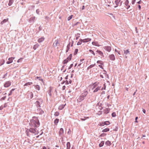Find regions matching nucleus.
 Segmentation results:
<instances>
[{
	"instance_id": "ddd939ff",
	"label": "nucleus",
	"mask_w": 149,
	"mask_h": 149,
	"mask_svg": "<svg viewBox=\"0 0 149 149\" xmlns=\"http://www.w3.org/2000/svg\"><path fill=\"white\" fill-rule=\"evenodd\" d=\"M129 1L128 0H126L125 3V5L127 9H128L130 7V6L129 5Z\"/></svg>"
},
{
	"instance_id": "f8f14e48",
	"label": "nucleus",
	"mask_w": 149,
	"mask_h": 149,
	"mask_svg": "<svg viewBox=\"0 0 149 149\" xmlns=\"http://www.w3.org/2000/svg\"><path fill=\"white\" fill-rule=\"evenodd\" d=\"M15 58V57H11L8 58V61L6 62V63L9 64L12 63L13 61V60Z\"/></svg>"
},
{
	"instance_id": "13d9d810",
	"label": "nucleus",
	"mask_w": 149,
	"mask_h": 149,
	"mask_svg": "<svg viewBox=\"0 0 149 149\" xmlns=\"http://www.w3.org/2000/svg\"><path fill=\"white\" fill-rule=\"evenodd\" d=\"M77 35L78 36H77L76 38V40H77L78 38H79V37L80 36V34L79 33H77Z\"/></svg>"
},
{
	"instance_id": "72a5a7b5",
	"label": "nucleus",
	"mask_w": 149,
	"mask_h": 149,
	"mask_svg": "<svg viewBox=\"0 0 149 149\" xmlns=\"http://www.w3.org/2000/svg\"><path fill=\"white\" fill-rule=\"evenodd\" d=\"M95 65V64H92L90 65L89 67H88L87 68V70H89L90 68H92L93 67H94Z\"/></svg>"
},
{
	"instance_id": "e2e57ef3",
	"label": "nucleus",
	"mask_w": 149,
	"mask_h": 149,
	"mask_svg": "<svg viewBox=\"0 0 149 149\" xmlns=\"http://www.w3.org/2000/svg\"><path fill=\"white\" fill-rule=\"evenodd\" d=\"M79 23V22H76L75 23H74V24H73V26H76V25H77Z\"/></svg>"
},
{
	"instance_id": "bb28decb",
	"label": "nucleus",
	"mask_w": 149,
	"mask_h": 149,
	"mask_svg": "<svg viewBox=\"0 0 149 149\" xmlns=\"http://www.w3.org/2000/svg\"><path fill=\"white\" fill-rule=\"evenodd\" d=\"M58 44V40H56L54 43L53 45L54 46L56 47L57 46Z\"/></svg>"
},
{
	"instance_id": "4d7b16f0",
	"label": "nucleus",
	"mask_w": 149,
	"mask_h": 149,
	"mask_svg": "<svg viewBox=\"0 0 149 149\" xmlns=\"http://www.w3.org/2000/svg\"><path fill=\"white\" fill-rule=\"evenodd\" d=\"M97 62V63H100L101 65L103 64V63H102V62L100 61H98Z\"/></svg>"
},
{
	"instance_id": "2eb2a0df",
	"label": "nucleus",
	"mask_w": 149,
	"mask_h": 149,
	"mask_svg": "<svg viewBox=\"0 0 149 149\" xmlns=\"http://www.w3.org/2000/svg\"><path fill=\"white\" fill-rule=\"evenodd\" d=\"M91 40V39L90 38H87L84 39H80V40L82 41L83 42H86L90 41Z\"/></svg>"
},
{
	"instance_id": "37998d69",
	"label": "nucleus",
	"mask_w": 149,
	"mask_h": 149,
	"mask_svg": "<svg viewBox=\"0 0 149 149\" xmlns=\"http://www.w3.org/2000/svg\"><path fill=\"white\" fill-rule=\"evenodd\" d=\"M15 90V89H13L10 91V93L8 94V95H10L12 94V92L14 91Z\"/></svg>"
},
{
	"instance_id": "4c0bfd02",
	"label": "nucleus",
	"mask_w": 149,
	"mask_h": 149,
	"mask_svg": "<svg viewBox=\"0 0 149 149\" xmlns=\"http://www.w3.org/2000/svg\"><path fill=\"white\" fill-rule=\"evenodd\" d=\"M45 19L46 20V22H47L49 20L50 18L49 17H48L47 16H46L45 17Z\"/></svg>"
},
{
	"instance_id": "a878e982",
	"label": "nucleus",
	"mask_w": 149,
	"mask_h": 149,
	"mask_svg": "<svg viewBox=\"0 0 149 149\" xmlns=\"http://www.w3.org/2000/svg\"><path fill=\"white\" fill-rule=\"evenodd\" d=\"M35 88L36 90H38V91H39L40 89V87L39 85H34Z\"/></svg>"
},
{
	"instance_id": "5701e85b",
	"label": "nucleus",
	"mask_w": 149,
	"mask_h": 149,
	"mask_svg": "<svg viewBox=\"0 0 149 149\" xmlns=\"http://www.w3.org/2000/svg\"><path fill=\"white\" fill-rule=\"evenodd\" d=\"M66 105V104H61L58 107V109L59 110H61L63 109Z\"/></svg>"
},
{
	"instance_id": "e433bc0d",
	"label": "nucleus",
	"mask_w": 149,
	"mask_h": 149,
	"mask_svg": "<svg viewBox=\"0 0 149 149\" xmlns=\"http://www.w3.org/2000/svg\"><path fill=\"white\" fill-rule=\"evenodd\" d=\"M33 83L31 82H28L25 84L24 85V86L30 85L32 84Z\"/></svg>"
},
{
	"instance_id": "9d476101",
	"label": "nucleus",
	"mask_w": 149,
	"mask_h": 149,
	"mask_svg": "<svg viewBox=\"0 0 149 149\" xmlns=\"http://www.w3.org/2000/svg\"><path fill=\"white\" fill-rule=\"evenodd\" d=\"M100 124V126H103L105 125H109L110 124V123L109 121H106L104 122L101 123Z\"/></svg>"
},
{
	"instance_id": "cd10ccee",
	"label": "nucleus",
	"mask_w": 149,
	"mask_h": 149,
	"mask_svg": "<svg viewBox=\"0 0 149 149\" xmlns=\"http://www.w3.org/2000/svg\"><path fill=\"white\" fill-rule=\"evenodd\" d=\"M45 38L43 37H42L39 38L38 40V42L39 43L42 42L44 40Z\"/></svg>"
},
{
	"instance_id": "603ef678",
	"label": "nucleus",
	"mask_w": 149,
	"mask_h": 149,
	"mask_svg": "<svg viewBox=\"0 0 149 149\" xmlns=\"http://www.w3.org/2000/svg\"><path fill=\"white\" fill-rule=\"evenodd\" d=\"M40 11L39 9H37L36 10V13L37 14L39 15H40Z\"/></svg>"
},
{
	"instance_id": "dca6fc26",
	"label": "nucleus",
	"mask_w": 149,
	"mask_h": 149,
	"mask_svg": "<svg viewBox=\"0 0 149 149\" xmlns=\"http://www.w3.org/2000/svg\"><path fill=\"white\" fill-rule=\"evenodd\" d=\"M99 83H100L98 82H96L94 83L93 84V88L92 89H94V88L99 86L98 85Z\"/></svg>"
},
{
	"instance_id": "6e6552de",
	"label": "nucleus",
	"mask_w": 149,
	"mask_h": 149,
	"mask_svg": "<svg viewBox=\"0 0 149 149\" xmlns=\"http://www.w3.org/2000/svg\"><path fill=\"white\" fill-rule=\"evenodd\" d=\"M42 102L41 100L40 101H37L35 104L37 107H40V104H42Z\"/></svg>"
},
{
	"instance_id": "c03bdc74",
	"label": "nucleus",
	"mask_w": 149,
	"mask_h": 149,
	"mask_svg": "<svg viewBox=\"0 0 149 149\" xmlns=\"http://www.w3.org/2000/svg\"><path fill=\"white\" fill-rule=\"evenodd\" d=\"M59 114V113L57 111L55 112L54 114V115L56 116H58Z\"/></svg>"
},
{
	"instance_id": "338daca9",
	"label": "nucleus",
	"mask_w": 149,
	"mask_h": 149,
	"mask_svg": "<svg viewBox=\"0 0 149 149\" xmlns=\"http://www.w3.org/2000/svg\"><path fill=\"white\" fill-rule=\"evenodd\" d=\"M7 72L4 74V76L2 78L3 79L6 76H7Z\"/></svg>"
},
{
	"instance_id": "f3484780",
	"label": "nucleus",
	"mask_w": 149,
	"mask_h": 149,
	"mask_svg": "<svg viewBox=\"0 0 149 149\" xmlns=\"http://www.w3.org/2000/svg\"><path fill=\"white\" fill-rule=\"evenodd\" d=\"M64 133V130L63 128H61L59 132V135L60 136H62Z\"/></svg>"
},
{
	"instance_id": "393cba45",
	"label": "nucleus",
	"mask_w": 149,
	"mask_h": 149,
	"mask_svg": "<svg viewBox=\"0 0 149 149\" xmlns=\"http://www.w3.org/2000/svg\"><path fill=\"white\" fill-rule=\"evenodd\" d=\"M39 46V45L37 43L33 46V49L35 50Z\"/></svg>"
},
{
	"instance_id": "c9c22d12",
	"label": "nucleus",
	"mask_w": 149,
	"mask_h": 149,
	"mask_svg": "<svg viewBox=\"0 0 149 149\" xmlns=\"http://www.w3.org/2000/svg\"><path fill=\"white\" fill-rule=\"evenodd\" d=\"M105 144L107 145L110 146L111 145V143L110 141H107L106 142Z\"/></svg>"
},
{
	"instance_id": "ea45409f",
	"label": "nucleus",
	"mask_w": 149,
	"mask_h": 149,
	"mask_svg": "<svg viewBox=\"0 0 149 149\" xmlns=\"http://www.w3.org/2000/svg\"><path fill=\"white\" fill-rule=\"evenodd\" d=\"M89 52H90L94 56H95V53L92 50L90 49L89 50Z\"/></svg>"
},
{
	"instance_id": "0e129e2a",
	"label": "nucleus",
	"mask_w": 149,
	"mask_h": 149,
	"mask_svg": "<svg viewBox=\"0 0 149 149\" xmlns=\"http://www.w3.org/2000/svg\"><path fill=\"white\" fill-rule=\"evenodd\" d=\"M3 107L4 108H5V107H7V103H5L4 104V105H3Z\"/></svg>"
},
{
	"instance_id": "a211bd4d",
	"label": "nucleus",
	"mask_w": 149,
	"mask_h": 149,
	"mask_svg": "<svg viewBox=\"0 0 149 149\" xmlns=\"http://www.w3.org/2000/svg\"><path fill=\"white\" fill-rule=\"evenodd\" d=\"M110 109L109 108H107L104 110V113L105 114H108L109 112Z\"/></svg>"
},
{
	"instance_id": "49530a36",
	"label": "nucleus",
	"mask_w": 149,
	"mask_h": 149,
	"mask_svg": "<svg viewBox=\"0 0 149 149\" xmlns=\"http://www.w3.org/2000/svg\"><path fill=\"white\" fill-rule=\"evenodd\" d=\"M72 15H71L68 17L67 19L68 21L70 20L72 18Z\"/></svg>"
},
{
	"instance_id": "423d86ee",
	"label": "nucleus",
	"mask_w": 149,
	"mask_h": 149,
	"mask_svg": "<svg viewBox=\"0 0 149 149\" xmlns=\"http://www.w3.org/2000/svg\"><path fill=\"white\" fill-rule=\"evenodd\" d=\"M11 82L10 81H8L6 82L4 84L5 87H8L10 86L11 85Z\"/></svg>"
},
{
	"instance_id": "3c124183",
	"label": "nucleus",
	"mask_w": 149,
	"mask_h": 149,
	"mask_svg": "<svg viewBox=\"0 0 149 149\" xmlns=\"http://www.w3.org/2000/svg\"><path fill=\"white\" fill-rule=\"evenodd\" d=\"M106 134L105 133H102L101 134H100V137H103L104 136H106Z\"/></svg>"
},
{
	"instance_id": "412c9836",
	"label": "nucleus",
	"mask_w": 149,
	"mask_h": 149,
	"mask_svg": "<svg viewBox=\"0 0 149 149\" xmlns=\"http://www.w3.org/2000/svg\"><path fill=\"white\" fill-rule=\"evenodd\" d=\"M101 88V86H98L97 87L95 88L93 92L94 93H95L97 92L99 90H100Z\"/></svg>"
},
{
	"instance_id": "a19ab883",
	"label": "nucleus",
	"mask_w": 149,
	"mask_h": 149,
	"mask_svg": "<svg viewBox=\"0 0 149 149\" xmlns=\"http://www.w3.org/2000/svg\"><path fill=\"white\" fill-rule=\"evenodd\" d=\"M103 86H104V87H102L100 88L101 89V90L102 91L103 90H105V88H106V85H105V84H103Z\"/></svg>"
},
{
	"instance_id": "9b49d317",
	"label": "nucleus",
	"mask_w": 149,
	"mask_h": 149,
	"mask_svg": "<svg viewBox=\"0 0 149 149\" xmlns=\"http://www.w3.org/2000/svg\"><path fill=\"white\" fill-rule=\"evenodd\" d=\"M36 17L35 16L32 17L30 18L29 20L30 23H33L35 20Z\"/></svg>"
},
{
	"instance_id": "aec40b11",
	"label": "nucleus",
	"mask_w": 149,
	"mask_h": 149,
	"mask_svg": "<svg viewBox=\"0 0 149 149\" xmlns=\"http://www.w3.org/2000/svg\"><path fill=\"white\" fill-rule=\"evenodd\" d=\"M28 98H29L30 99H32L33 97V93L31 92H30L28 93Z\"/></svg>"
},
{
	"instance_id": "c756f323",
	"label": "nucleus",
	"mask_w": 149,
	"mask_h": 149,
	"mask_svg": "<svg viewBox=\"0 0 149 149\" xmlns=\"http://www.w3.org/2000/svg\"><path fill=\"white\" fill-rule=\"evenodd\" d=\"M36 79H38L39 80L42 81V82L44 84V82L43 81V79L41 78V77H36Z\"/></svg>"
},
{
	"instance_id": "0eeeda50",
	"label": "nucleus",
	"mask_w": 149,
	"mask_h": 149,
	"mask_svg": "<svg viewBox=\"0 0 149 149\" xmlns=\"http://www.w3.org/2000/svg\"><path fill=\"white\" fill-rule=\"evenodd\" d=\"M96 54H98L99 55V56H100L101 58L103 57H104L103 53L100 50H97Z\"/></svg>"
},
{
	"instance_id": "de8ad7c7",
	"label": "nucleus",
	"mask_w": 149,
	"mask_h": 149,
	"mask_svg": "<svg viewBox=\"0 0 149 149\" xmlns=\"http://www.w3.org/2000/svg\"><path fill=\"white\" fill-rule=\"evenodd\" d=\"M115 51L116 52H117L118 53V54L119 55H120L121 54L120 52V50H118L115 49Z\"/></svg>"
},
{
	"instance_id": "f03ea898",
	"label": "nucleus",
	"mask_w": 149,
	"mask_h": 149,
	"mask_svg": "<svg viewBox=\"0 0 149 149\" xmlns=\"http://www.w3.org/2000/svg\"><path fill=\"white\" fill-rule=\"evenodd\" d=\"M26 133L27 136L30 137L33 134H36L37 133V129L36 128L32 127L29 129H27L26 130Z\"/></svg>"
},
{
	"instance_id": "7ed1b4c3",
	"label": "nucleus",
	"mask_w": 149,
	"mask_h": 149,
	"mask_svg": "<svg viewBox=\"0 0 149 149\" xmlns=\"http://www.w3.org/2000/svg\"><path fill=\"white\" fill-rule=\"evenodd\" d=\"M88 94L87 91H84V92L82 93L80 96L77 98V102H80L83 101L85 99L86 97Z\"/></svg>"
},
{
	"instance_id": "20e7f679",
	"label": "nucleus",
	"mask_w": 149,
	"mask_h": 149,
	"mask_svg": "<svg viewBox=\"0 0 149 149\" xmlns=\"http://www.w3.org/2000/svg\"><path fill=\"white\" fill-rule=\"evenodd\" d=\"M115 3L116 6H114V8H116L118 6H121L122 5V1L121 0H116L115 1Z\"/></svg>"
},
{
	"instance_id": "79ce46f5",
	"label": "nucleus",
	"mask_w": 149,
	"mask_h": 149,
	"mask_svg": "<svg viewBox=\"0 0 149 149\" xmlns=\"http://www.w3.org/2000/svg\"><path fill=\"white\" fill-rule=\"evenodd\" d=\"M103 86H104V87H102L100 88L101 89V90L102 91L103 90H105V88H106V85H105V84H103Z\"/></svg>"
},
{
	"instance_id": "b1692460",
	"label": "nucleus",
	"mask_w": 149,
	"mask_h": 149,
	"mask_svg": "<svg viewBox=\"0 0 149 149\" xmlns=\"http://www.w3.org/2000/svg\"><path fill=\"white\" fill-rule=\"evenodd\" d=\"M14 1V0H9L8 3V5L9 6H11L12 4L13 3Z\"/></svg>"
},
{
	"instance_id": "2f4dec72",
	"label": "nucleus",
	"mask_w": 149,
	"mask_h": 149,
	"mask_svg": "<svg viewBox=\"0 0 149 149\" xmlns=\"http://www.w3.org/2000/svg\"><path fill=\"white\" fill-rule=\"evenodd\" d=\"M8 20V19H3L1 23V24H3L4 23L6 22Z\"/></svg>"
},
{
	"instance_id": "09e8293b",
	"label": "nucleus",
	"mask_w": 149,
	"mask_h": 149,
	"mask_svg": "<svg viewBox=\"0 0 149 149\" xmlns=\"http://www.w3.org/2000/svg\"><path fill=\"white\" fill-rule=\"evenodd\" d=\"M78 49H75L74 52V55L76 54L78 52Z\"/></svg>"
},
{
	"instance_id": "5fc2aeb1",
	"label": "nucleus",
	"mask_w": 149,
	"mask_h": 149,
	"mask_svg": "<svg viewBox=\"0 0 149 149\" xmlns=\"http://www.w3.org/2000/svg\"><path fill=\"white\" fill-rule=\"evenodd\" d=\"M103 108V107L102 106L101 104L99 105V108L100 110H101Z\"/></svg>"
},
{
	"instance_id": "4be33fe9",
	"label": "nucleus",
	"mask_w": 149,
	"mask_h": 149,
	"mask_svg": "<svg viewBox=\"0 0 149 149\" xmlns=\"http://www.w3.org/2000/svg\"><path fill=\"white\" fill-rule=\"evenodd\" d=\"M92 44L95 46L99 47L100 45L97 42H93L92 43Z\"/></svg>"
},
{
	"instance_id": "4468645a",
	"label": "nucleus",
	"mask_w": 149,
	"mask_h": 149,
	"mask_svg": "<svg viewBox=\"0 0 149 149\" xmlns=\"http://www.w3.org/2000/svg\"><path fill=\"white\" fill-rule=\"evenodd\" d=\"M124 54L125 55V56L126 58L127 57L128 55L130 54V52L128 49L124 50Z\"/></svg>"
},
{
	"instance_id": "f704fd0d",
	"label": "nucleus",
	"mask_w": 149,
	"mask_h": 149,
	"mask_svg": "<svg viewBox=\"0 0 149 149\" xmlns=\"http://www.w3.org/2000/svg\"><path fill=\"white\" fill-rule=\"evenodd\" d=\"M59 119H56L54 121V123L55 125H57L58 123L59 122Z\"/></svg>"
},
{
	"instance_id": "052dcab7",
	"label": "nucleus",
	"mask_w": 149,
	"mask_h": 149,
	"mask_svg": "<svg viewBox=\"0 0 149 149\" xmlns=\"http://www.w3.org/2000/svg\"><path fill=\"white\" fill-rule=\"evenodd\" d=\"M73 64H70V66L68 67V69H70L72 68V67L73 66Z\"/></svg>"
},
{
	"instance_id": "7c9ffc66",
	"label": "nucleus",
	"mask_w": 149,
	"mask_h": 149,
	"mask_svg": "<svg viewBox=\"0 0 149 149\" xmlns=\"http://www.w3.org/2000/svg\"><path fill=\"white\" fill-rule=\"evenodd\" d=\"M51 87H50L49 88V90L48 92V94L49 96H51L52 95V94L51 93Z\"/></svg>"
},
{
	"instance_id": "774afa93",
	"label": "nucleus",
	"mask_w": 149,
	"mask_h": 149,
	"mask_svg": "<svg viewBox=\"0 0 149 149\" xmlns=\"http://www.w3.org/2000/svg\"><path fill=\"white\" fill-rule=\"evenodd\" d=\"M135 1H136V0H132V4H134Z\"/></svg>"
},
{
	"instance_id": "8fccbe9b",
	"label": "nucleus",
	"mask_w": 149,
	"mask_h": 149,
	"mask_svg": "<svg viewBox=\"0 0 149 149\" xmlns=\"http://www.w3.org/2000/svg\"><path fill=\"white\" fill-rule=\"evenodd\" d=\"M111 116L112 117H115L116 116V113L115 112H114L113 113L111 114Z\"/></svg>"
},
{
	"instance_id": "a18cd8bd",
	"label": "nucleus",
	"mask_w": 149,
	"mask_h": 149,
	"mask_svg": "<svg viewBox=\"0 0 149 149\" xmlns=\"http://www.w3.org/2000/svg\"><path fill=\"white\" fill-rule=\"evenodd\" d=\"M82 42H83L82 41H81L80 40V39L79 40V41L78 42L77 45H80L81 44Z\"/></svg>"
},
{
	"instance_id": "6e6d98bb",
	"label": "nucleus",
	"mask_w": 149,
	"mask_h": 149,
	"mask_svg": "<svg viewBox=\"0 0 149 149\" xmlns=\"http://www.w3.org/2000/svg\"><path fill=\"white\" fill-rule=\"evenodd\" d=\"M102 111H99L98 112L97 114L98 115H101L102 114Z\"/></svg>"
},
{
	"instance_id": "39448f33",
	"label": "nucleus",
	"mask_w": 149,
	"mask_h": 149,
	"mask_svg": "<svg viewBox=\"0 0 149 149\" xmlns=\"http://www.w3.org/2000/svg\"><path fill=\"white\" fill-rule=\"evenodd\" d=\"M72 57V54H70L69 56L67 58L64 60L63 62V63L64 64H66L68 61H70Z\"/></svg>"
},
{
	"instance_id": "473e14b6",
	"label": "nucleus",
	"mask_w": 149,
	"mask_h": 149,
	"mask_svg": "<svg viewBox=\"0 0 149 149\" xmlns=\"http://www.w3.org/2000/svg\"><path fill=\"white\" fill-rule=\"evenodd\" d=\"M109 131V128H106L104 129L102 131V132H106Z\"/></svg>"
},
{
	"instance_id": "c85d7f7f",
	"label": "nucleus",
	"mask_w": 149,
	"mask_h": 149,
	"mask_svg": "<svg viewBox=\"0 0 149 149\" xmlns=\"http://www.w3.org/2000/svg\"><path fill=\"white\" fill-rule=\"evenodd\" d=\"M67 149H70V142H68L66 144Z\"/></svg>"
},
{
	"instance_id": "bf43d9fd",
	"label": "nucleus",
	"mask_w": 149,
	"mask_h": 149,
	"mask_svg": "<svg viewBox=\"0 0 149 149\" xmlns=\"http://www.w3.org/2000/svg\"><path fill=\"white\" fill-rule=\"evenodd\" d=\"M88 117H87L86 118H85V117H84V118H81V120H82L83 121H84L86 120V119L88 118Z\"/></svg>"
},
{
	"instance_id": "58836bf2",
	"label": "nucleus",
	"mask_w": 149,
	"mask_h": 149,
	"mask_svg": "<svg viewBox=\"0 0 149 149\" xmlns=\"http://www.w3.org/2000/svg\"><path fill=\"white\" fill-rule=\"evenodd\" d=\"M104 141H102L99 144V146L100 147H102L104 144Z\"/></svg>"
},
{
	"instance_id": "f257e3e1",
	"label": "nucleus",
	"mask_w": 149,
	"mask_h": 149,
	"mask_svg": "<svg viewBox=\"0 0 149 149\" xmlns=\"http://www.w3.org/2000/svg\"><path fill=\"white\" fill-rule=\"evenodd\" d=\"M29 125L31 127L37 128L40 126V123L38 118L36 117H33L30 120Z\"/></svg>"
},
{
	"instance_id": "864d4df0",
	"label": "nucleus",
	"mask_w": 149,
	"mask_h": 149,
	"mask_svg": "<svg viewBox=\"0 0 149 149\" xmlns=\"http://www.w3.org/2000/svg\"><path fill=\"white\" fill-rule=\"evenodd\" d=\"M22 59H23L22 58H19V59L18 60V61H17V62L18 63H21V62L22 61Z\"/></svg>"
},
{
	"instance_id": "680f3d73",
	"label": "nucleus",
	"mask_w": 149,
	"mask_h": 149,
	"mask_svg": "<svg viewBox=\"0 0 149 149\" xmlns=\"http://www.w3.org/2000/svg\"><path fill=\"white\" fill-rule=\"evenodd\" d=\"M70 46L71 45H70V42L69 43L68 45L67 48H69V49H70Z\"/></svg>"
},
{
	"instance_id": "6ab92c4d",
	"label": "nucleus",
	"mask_w": 149,
	"mask_h": 149,
	"mask_svg": "<svg viewBox=\"0 0 149 149\" xmlns=\"http://www.w3.org/2000/svg\"><path fill=\"white\" fill-rule=\"evenodd\" d=\"M109 58L112 61H114L115 60V57L113 54H111L109 56Z\"/></svg>"
},
{
	"instance_id": "1a4fd4ad",
	"label": "nucleus",
	"mask_w": 149,
	"mask_h": 149,
	"mask_svg": "<svg viewBox=\"0 0 149 149\" xmlns=\"http://www.w3.org/2000/svg\"><path fill=\"white\" fill-rule=\"evenodd\" d=\"M103 48L105 50L107 51L108 52H110L111 50V47L110 46H105L103 47Z\"/></svg>"
},
{
	"instance_id": "69168bd1",
	"label": "nucleus",
	"mask_w": 149,
	"mask_h": 149,
	"mask_svg": "<svg viewBox=\"0 0 149 149\" xmlns=\"http://www.w3.org/2000/svg\"><path fill=\"white\" fill-rule=\"evenodd\" d=\"M71 133V131L70 129H69L67 133L68 134H70Z\"/></svg>"
}]
</instances>
